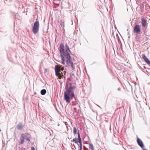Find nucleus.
I'll return each instance as SVG.
<instances>
[{
	"mask_svg": "<svg viewBox=\"0 0 150 150\" xmlns=\"http://www.w3.org/2000/svg\"><path fill=\"white\" fill-rule=\"evenodd\" d=\"M65 51L64 50V44L62 42L60 43L59 47V51L61 57L62 63L64 65L66 60L67 67L71 65L74 69V67L73 66V63L70 59L71 56L69 54L70 51L68 46L67 44L65 45Z\"/></svg>",
	"mask_w": 150,
	"mask_h": 150,
	"instance_id": "obj_1",
	"label": "nucleus"
},
{
	"mask_svg": "<svg viewBox=\"0 0 150 150\" xmlns=\"http://www.w3.org/2000/svg\"><path fill=\"white\" fill-rule=\"evenodd\" d=\"M76 88L73 86L71 83L67 82L65 87V91L64 92V99L66 102L69 103L70 100L75 98L74 90Z\"/></svg>",
	"mask_w": 150,
	"mask_h": 150,
	"instance_id": "obj_2",
	"label": "nucleus"
},
{
	"mask_svg": "<svg viewBox=\"0 0 150 150\" xmlns=\"http://www.w3.org/2000/svg\"><path fill=\"white\" fill-rule=\"evenodd\" d=\"M40 26V24L38 21V18L36 19L35 21L34 22L32 32L34 34L37 33L39 31Z\"/></svg>",
	"mask_w": 150,
	"mask_h": 150,
	"instance_id": "obj_3",
	"label": "nucleus"
},
{
	"mask_svg": "<svg viewBox=\"0 0 150 150\" xmlns=\"http://www.w3.org/2000/svg\"><path fill=\"white\" fill-rule=\"evenodd\" d=\"M134 32L137 34H139L140 32V28L139 26L138 25H135L134 29Z\"/></svg>",
	"mask_w": 150,
	"mask_h": 150,
	"instance_id": "obj_4",
	"label": "nucleus"
},
{
	"mask_svg": "<svg viewBox=\"0 0 150 150\" xmlns=\"http://www.w3.org/2000/svg\"><path fill=\"white\" fill-rule=\"evenodd\" d=\"M137 143L138 145L142 148H143L144 147V145L142 141L139 138H137Z\"/></svg>",
	"mask_w": 150,
	"mask_h": 150,
	"instance_id": "obj_5",
	"label": "nucleus"
},
{
	"mask_svg": "<svg viewBox=\"0 0 150 150\" xmlns=\"http://www.w3.org/2000/svg\"><path fill=\"white\" fill-rule=\"evenodd\" d=\"M59 67V65H57L55 66V75L56 76H58L60 74V71L59 69L58 68Z\"/></svg>",
	"mask_w": 150,
	"mask_h": 150,
	"instance_id": "obj_6",
	"label": "nucleus"
},
{
	"mask_svg": "<svg viewBox=\"0 0 150 150\" xmlns=\"http://www.w3.org/2000/svg\"><path fill=\"white\" fill-rule=\"evenodd\" d=\"M142 58L144 61L149 65L150 66V61L145 54H143Z\"/></svg>",
	"mask_w": 150,
	"mask_h": 150,
	"instance_id": "obj_7",
	"label": "nucleus"
},
{
	"mask_svg": "<svg viewBox=\"0 0 150 150\" xmlns=\"http://www.w3.org/2000/svg\"><path fill=\"white\" fill-rule=\"evenodd\" d=\"M25 137H26V135L24 134H21V136L20 138V144H22L24 142V140L25 139Z\"/></svg>",
	"mask_w": 150,
	"mask_h": 150,
	"instance_id": "obj_8",
	"label": "nucleus"
},
{
	"mask_svg": "<svg viewBox=\"0 0 150 150\" xmlns=\"http://www.w3.org/2000/svg\"><path fill=\"white\" fill-rule=\"evenodd\" d=\"M23 127L24 126L21 122L19 123L18 125H17L16 126L17 128L18 129L20 130H22Z\"/></svg>",
	"mask_w": 150,
	"mask_h": 150,
	"instance_id": "obj_9",
	"label": "nucleus"
},
{
	"mask_svg": "<svg viewBox=\"0 0 150 150\" xmlns=\"http://www.w3.org/2000/svg\"><path fill=\"white\" fill-rule=\"evenodd\" d=\"M78 136V142L79 143V145H82L81 139L80 137V134L79 133V131L78 130L77 132Z\"/></svg>",
	"mask_w": 150,
	"mask_h": 150,
	"instance_id": "obj_10",
	"label": "nucleus"
},
{
	"mask_svg": "<svg viewBox=\"0 0 150 150\" xmlns=\"http://www.w3.org/2000/svg\"><path fill=\"white\" fill-rule=\"evenodd\" d=\"M146 19L144 18H142V23L143 26L145 27L146 24Z\"/></svg>",
	"mask_w": 150,
	"mask_h": 150,
	"instance_id": "obj_11",
	"label": "nucleus"
},
{
	"mask_svg": "<svg viewBox=\"0 0 150 150\" xmlns=\"http://www.w3.org/2000/svg\"><path fill=\"white\" fill-rule=\"evenodd\" d=\"M46 93V91L45 89H43L41 91L40 93L42 95H45Z\"/></svg>",
	"mask_w": 150,
	"mask_h": 150,
	"instance_id": "obj_12",
	"label": "nucleus"
},
{
	"mask_svg": "<svg viewBox=\"0 0 150 150\" xmlns=\"http://www.w3.org/2000/svg\"><path fill=\"white\" fill-rule=\"evenodd\" d=\"M77 132V129L76 127H74L73 128V133L74 135H75Z\"/></svg>",
	"mask_w": 150,
	"mask_h": 150,
	"instance_id": "obj_13",
	"label": "nucleus"
},
{
	"mask_svg": "<svg viewBox=\"0 0 150 150\" xmlns=\"http://www.w3.org/2000/svg\"><path fill=\"white\" fill-rule=\"evenodd\" d=\"M89 148L91 149V150H94V146L93 144L92 143L90 144Z\"/></svg>",
	"mask_w": 150,
	"mask_h": 150,
	"instance_id": "obj_14",
	"label": "nucleus"
},
{
	"mask_svg": "<svg viewBox=\"0 0 150 150\" xmlns=\"http://www.w3.org/2000/svg\"><path fill=\"white\" fill-rule=\"evenodd\" d=\"M59 70L61 72L62 71H63L64 69V67H62L61 66L59 65V67L58 68Z\"/></svg>",
	"mask_w": 150,
	"mask_h": 150,
	"instance_id": "obj_15",
	"label": "nucleus"
},
{
	"mask_svg": "<svg viewBox=\"0 0 150 150\" xmlns=\"http://www.w3.org/2000/svg\"><path fill=\"white\" fill-rule=\"evenodd\" d=\"M73 141L74 142L75 144H78V139L75 138L74 139H73Z\"/></svg>",
	"mask_w": 150,
	"mask_h": 150,
	"instance_id": "obj_16",
	"label": "nucleus"
},
{
	"mask_svg": "<svg viewBox=\"0 0 150 150\" xmlns=\"http://www.w3.org/2000/svg\"><path fill=\"white\" fill-rule=\"evenodd\" d=\"M59 76L61 77H62L63 76H65V74H63V72H60Z\"/></svg>",
	"mask_w": 150,
	"mask_h": 150,
	"instance_id": "obj_17",
	"label": "nucleus"
},
{
	"mask_svg": "<svg viewBox=\"0 0 150 150\" xmlns=\"http://www.w3.org/2000/svg\"><path fill=\"white\" fill-rule=\"evenodd\" d=\"M25 140L26 141H30V138L29 137L27 136L26 135V137H25Z\"/></svg>",
	"mask_w": 150,
	"mask_h": 150,
	"instance_id": "obj_18",
	"label": "nucleus"
},
{
	"mask_svg": "<svg viewBox=\"0 0 150 150\" xmlns=\"http://www.w3.org/2000/svg\"><path fill=\"white\" fill-rule=\"evenodd\" d=\"M79 150H82V145H79Z\"/></svg>",
	"mask_w": 150,
	"mask_h": 150,
	"instance_id": "obj_19",
	"label": "nucleus"
},
{
	"mask_svg": "<svg viewBox=\"0 0 150 150\" xmlns=\"http://www.w3.org/2000/svg\"><path fill=\"white\" fill-rule=\"evenodd\" d=\"M141 68L142 69H144L146 68L145 66H143V65L141 67Z\"/></svg>",
	"mask_w": 150,
	"mask_h": 150,
	"instance_id": "obj_20",
	"label": "nucleus"
},
{
	"mask_svg": "<svg viewBox=\"0 0 150 150\" xmlns=\"http://www.w3.org/2000/svg\"><path fill=\"white\" fill-rule=\"evenodd\" d=\"M63 74H65H65L66 73V72L65 71H63Z\"/></svg>",
	"mask_w": 150,
	"mask_h": 150,
	"instance_id": "obj_21",
	"label": "nucleus"
},
{
	"mask_svg": "<svg viewBox=\"0 0 150 150\" xmlns=\"http://www.w3.org/2000/svg\"><path fill=\"white\" fill-rule=\"evenodd\" d=\"M32 150H35V148H34L33 146V147H32Z\"/></svg>",
	"mask_w": 150,
	"mask_h": 150,
	"instance_id": "obj_22",
	"label": "nucleus"
},
{
	"mask_svg": "<svg viewBox=\"0 0 150 150\" xmlns=\"http://www.w3.org/2000/svg\"><path fill=\"white\" fill-rule=\"evenodd\" d=\"M84 150H88V149L87 148H86L85 149H84Z\"/></svg>",
	"mask_w": 150,
	"mask_h": 150,
	"instance_id": "obj_23",
	"label": "nucleus"
},
{
	"mask_svg": "<svg viewBox=\"0 0 150 150\" xmlns=\"http://www.w3.org/2000/svg\"><path fill=\"white\" fill-rule=\"evenodd\" d=\"M117 90H118V91H120V88H118L117 89Z\"/></svg>",
	"mask_w": 150,
	"mask_h": 150,
	"instance_id": "obj_24",
	"label": "nucleus"
},
{
	"mask_svg": "<svg viewBox=\"0 0 150 150\" xmlns=\"http://www.w3.org/2000/svg\"><path fill=\"white\" fill-rule=\"evenodd\" d=\"M83 147L84 149H85L86 148L84 146H83Z\"/></svg>",
	"mask_w": 150,
	"mask_h": 150,
	"instance_id": "obj_25",
	"label": "nucleus"
},
{
	"mask_svg": "<svg viewBox=\"0 0 150 150\" xmlns=\"http://www.w3.org/2000/svg\"><path fill=\"white\" fill-rule=\"evenodd\" d=\"M71 142H74V141H73V140H72L71 141Z\"/></svg>",
	"mask_w": 150,
	"mask_h": 150,
	"instance_id": "obj_26",
	"label": "nucleus"
},
{
	"mask_svg": "<svg viewBox=\"0 0 150 150\" xmlns=\"http://www.w3.org/2000/svg\"><path fill=\"white\" fill-rule=\"evenodd\" d=\"M74 147L76 149V148H75V145H74Z\"/></svg>",
	"mask_w": 150,
	"mask_h": 150,
	"instance_id": "obj_27",
	"label": "nucleus"
},
{
	"mask_svg": "<svg viewBox=\"0 0 150 150\" xmlns=\"http://www.w3.org/2000/svg\"><path fill=\"white\" fill-rule=\"evenodd\" d=\"M98 106L99 107H100V108H101V107H100V106Z\"/></svg>",
	"mask_w": 150,
	"mask_h": 150,
	"instance_id": "obj_28",
	"label": "nucleus"
},
{
	"mask_svg": "<svg viewBox=\"0 0 150 150\" xmlns=\"http://www.w3.org/2000/svg\"><path fill=\"white\" fill-rule=\"evenodd\" d=\"M128 38H130V36H129L128 37Z\"/></svg>",
	"mask_w": 150,
	"mask_h": 150,
	"instance_id": "obj_29",
	"label": "nucleus"
},
{
	"mask_svg": "<svg viewBox=\"0 0 150 150\" xmlns=\"http://www.w3.org/2000/svg\"><path fill=\"white\" fill-rule=\"evenodd\" d=\"M47 70L46 69L45 71H47Z\"/></svg>",
	"mask_w": 150,
	"mask_h": 150,
	"instance_id": "obj_30",
	"label": "nucleus"
},
{
	"mask_svg": "<svg viewBox=\"0 0 150 150\" xmlns=\"http://www.w3.org/2000/svg\"><path fill=\"white\" fill-rule=\"evenodd\" d=\"M6 0V1H7V0Z\"/></svg>",
	"mask_w": 150,
	"mask_h": 150,
	"instance_id": "obj_31",
	"label": "nucleus"
}]
</instances>
